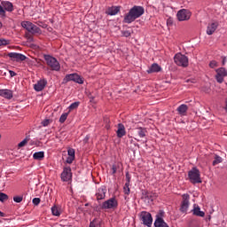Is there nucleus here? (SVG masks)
<instances>
[{
	"instance_id": "nucleus-1",
	"label": "nucleus",
	"mask_w": 227,
	"mask_h": 227,
	"mask_svg": "<svg viewBox=\"0 0 227 227\" xmlns=\"http://www.w3.org/2000/svg\"><path fill=\"white\" fill-rule=\"evenodd\" d=\"M143 15H145V7L134 5L124 16L123 22H125V24H132V22Z\"/></svg>"
},
{
	"instance_id": "nucleus-2",
	"label": "nucleus",
	"mask_w": 227,
	"mask_h": 227,
	"mask_svg": "<svg viewBox=\"0 0 227 227\" xmlns=\"http://www.w3.org/2000/svg\"><path fill=\"white\" fill-rule=\"evenodd\" d=\"M44 59L46 61V65L50 67L51 70H54L55 72H59L61 69V66L59 65V62L56 58L51 56V55H44Z\"/></svg>"
},
{
	"instance_id": "nucleus-3",
	"label": "nucleus",
	"mask_w": 227,
	"mask_h": 227,
	"mask_svg": "<svg viewBox=\"0 0 227 227\" xmlns=\"http://www.w3.org/2000/svg\"><path fill=\"white\" fill-rule=\"evenodd\" d=\"M188 176L192 184H201V174L200 173V169H198V168H192L188 172Z\"/></svg>"
},
{
	"instance_id": "nucleus-4",
	"label": "nucleus",
	"mask_w": 227,
	"mask_h": 227,
	"mask_svg": "<svg viewBox=\"0 0 227 227\" xmlns=\"http://www.w3.org/2000/svg\"><path fill=\"white\" fill-rule=\"evenodd\" d=\"M174 61L177 67H183V68L189 67V58L182 53L176 54Z\"/></svg>"
},
{
	"instance_id": "nucleus-5",
	"label": "nucleus",
	"mask_w": 227,
	"mask_h": 227,
	"mask_svg": "<svg viewBox=\"0 0 227 227\" xmlns=\"http://www.w3.org/2000/svg\"><path fill=\"white\" fill-rule=\"evenodd\" d=\"M101 208L104 210H114V208H118V200H116V198H111L102 203Z\"/></svg>"
},
{
	"instance_id": "nucleus-6",
	"label": "nucleus",
	"mask_w": 227,
	"mask_h": 227,
	"mask_svg": "<svg viewBox=\"0 0 227 227\" xmlns=\"http://www.w3.org/2000/svg\"><path fill=\"white\" fill-rule=\"evenodd\" d=\"M139 217L143 224L148 227L152 226V223H153V218H152V214L146 211H142L139 215Z\"/></svg>"
},
{
	"instance_id": "nucleus-7",
	"label": "nucleus",
	"mask_w": 227,
	"mask_h": 227,
	"mask_svg": "<svg viewBox=\"0 0 227 227\" xmlns=\"http://www.w3.org/2000/svg\"><path fill=\"white\" fill-rule=\"evenodd\" d=\"M21 27H24L28 33H40V27H38L36 25L33 24L30 21H22Z\"/></svg>"
},
{
	"instance_id": "nucleus-8",
	"label": "nucleus",
	"mask_w": 227,
	"mask_h": 227,
	"mask_svg": "<svg viewBox=\"0 0 227 227\" xmlns=\"http://www.w3.org/2000/svg\"><path fill=\"white\" fill-rule=\"evenodd\" d=\"M191 15H192L191 11L186 9H181L180 11L177 12V14H176L177 20H179L180 22L184 20H189V19H191Z\"/></svg>"
},
{
	"instance_id": "nucleus-9",
	"label": "nucleus",
	"mask_w": 227,
	"mask_h": 227,
	"mask_svg": "<svg viewBox=\"0 0 227 227\" xmlns=\"http://www.w3.org/2000/svg\"><path fill=\"white\" fill-rule=\"evenodd\" d=\"M215 72H216V74H215L216 82H219V84H223V82H224V77H227L226 68L220 67L216 69Z\"/></svg>"
},
{
	"instance_id": "nucleus-10",
	"label": "nucleus",
	"mask_w": 227,
	"mask_h": 227,
	"mask_svg": "<svg viewBox=\"0 0 227 227\" xmlns=\"http://www.w3.org/2000/svg\"><path fill=\"white\" fill-rule=\"evenodd\" d=\"M189 200H191L189 194H183V200L180 207V212H182L183 214H185V212H187V210L189 209Z\"/></svg>"
},
{
	"instance_id": "nucleus-11",
	"label": "nucleus",
	"mask_w": 227,
	"mask_h": 227,
	"mask_svg": "<svg viewBox=\"0 0 227 227\" xmlns=\"http://www.w3.org/2000/svg\"><path fill=\"white\" fill-rule=\"evenodd\" d=\"M62 182H70L72 180V168L70 167H66L61 173Z\"/></svg>"
},
{
	"instance_id": "nucleus-12",
	"label": "nucleus",
	"mask_w": 227,
	"mask_h": 227,
	"mask_svg": "<svg viewBox=\"0 0 227 227\" xmlns=\"http://www.w3.org/2000/svg\"><path fill=\"white\" fill-rule=\"evenodd\" d=\"M8 56L11 58L12 61H17L18 63L20 61H26L27 59V57H26L24 54L17 52H10L8 53Z\"/></svg>"
},
{
	"instance_id": "nucleus-13",
	"label": "nucleus",
	"mask_w": 227,
	"mask_h": 227,
	"mask_svg": "<svg viewBox=\"0 0 227 227\" xmlns=\"http://www.w3.org/2000/svg\"><path fill=\"white\" fill-rule=\"evenodd\" d=\"M65 81H67V82L74 81V82H77L78 84H82L84 82V81H82V78H81V76H79V74H67L65 77Z\"/></svg>"
},
{
	"instance_id": "nucleus-14",
	"label": "nucleus",
	"mask_w": 227,
	"mask_h": 227,
	"mask_svg": "<svg viewBox=\"0 0 227 227\" xmlns=\"http://www.w3.org/2000/svg\"><path fill=\"white\" fill-rule=\"evenodd\" d=\"M106 192L107 189H106V186L99 187L96 192L97 200L100 201V200H105Z\"/></svg>"
},
{
	"instance_id": "nucleus-15",
	"label": "nucleus",
	"mask_w": 227,
	"mask_h": 227,
	"mask_svg": "<svg viewBox=\"0 0 227 227\" xmlns=\"http://www.w3.org/2000/svg\"><path fill=\"white\" fill-rule=\"evenodd\" d=\"M45 86H47V80L45 79L39 80L34 85V90H35V91H43L45 89Z\"/></svg>"
},
{
	"instance_id": "nucleus-16",
	"label": "nucleus",
	"mask_w": 227,
	"mask_h": 227,
	"mask_svg": "<svg viewBox=\"0 0 227 227\" xmlns=\"http://www.w3.org/2000/svg\"><path fill=\"white\" fill-rule=\"evenodd\" d=\"M217 27H219V23L217 22H213V23H209L207 27V35H214V33H215V31L217 30Z\"/></svg>"
},
{
	"instance_id": "nucleus-17",
	"label": "nucleus",
	"mask_w": 227,
	"mask_h": 227,
	"mask_svg": "<svg viewBox=\"0 0 227 227\" xmlns=\"http://www.w3.org/2000/svg\"><path fill=\"white\" fill-rule=\"evenodd\" d=\"M0 97L11 100V98H13V92L8 89L0 90Z\"/></svg>"
},
{
	"instance_id": "nucleus-18",
	"label": "nucleus",
	"mask_w": 227,
	"mask_h": 227,
	"mask_svg": "<svg viewBox=\"0 0 227 227\" xmlns=\"http://www.w3.org/2000/svg\"><path fill=\"white\" fill-rule=\"evenodd\" d=\"M121 10V6H112L108 7L107 10L106 11V15H118V12Z\"/></svg>"
},
{
	"instance_id": "nucleus-19",
	"label": "nucleus",
	"mask_w": 227,
	"mask_h": 227,
	"mask_svg": "<svg viewBox=\"0 0 227 227\" xmlns=\"http://www.w3.org/2000/svg\"><path fill=\"white\" fill-rule=\"evenodd\" d=\"M1 5L4 12H13V4H12L10 1H3Z\"/></svg>"
},
{
	"instance_id": "nucleus-20",
	"label": "nucleus",
	"mask_w": 227,
	"mask_h": 227,
	"mask_svg": "<svg viewBox=\"0 0 227 227\" xmlns=\"http://www.w3.org/2000/svg\"><path fill=\"white\" fill-rule=\"evenodd\" d=\"M162 70V67L159 66L157 63H153L150 67L149 70H147V74H155L158 72H160Z\"/></svg>"
},
{
	"instance_id": "nucleus-21",
	"label": "nucleus",
	"mask_w": 227,
	"mask_h": 227,
	"mask_svg": "<svg viewBox=\"0 0 227 227\" xmlns=\"http://www.w3.org/2000/svg\"><path fill=\"white\" fill-rule=\"evenodd\" d=\"M117 134V137H123V136H125V134H127V131L125 130V126L121 123L118 124V129L116 131Z\"/></svg>"
},
{
	"instance_id": "nucleus-22",
	"label": "nucleus",
	"mask_w": 227,
	"mask_h": 227,
	"mask_svg": "<svg viewBox=\"0 0 227 227\" xmlns=\"http://www.w3.org/2000/svg\"><path fill=\"white\" fill-rule=\"evenodd\" d=\"M189 110V106H187V105H181L177 107V113L181 115V116H185V114H187V111Z\"/></svg>"
},
{
	"instance_id": "nucleus-23",
	"label": "nucleus",
	"mask_w": 227,
	"mask_h": 227,
	"mask_svg": "<svg viewBox=\"0 0 227 227\" xmlns=\"http://www.w3.org/2000/svg\"><path fill=\"white\" fill-rule=\"evenodd\" d=\"M144 196H145V200H148V203H150V201H153V200H155V198H157V193L155 192H143Z\"/></svg>"
},
{
	"instance_id": "nucleus-24",
	"label": "nucleus",
	"mask_w": 227,
	"mask_h": 227,
	"mask_svg": "<svg viewBox=\"0 0 227 227\" xmlns=\"http://www.w3.org/2000/svg\"><path fill=\"white\" fill-rule=\"evenodd\" d=\"M193 215H197V217H205V212L201 211L200 206L194 205V208L192 209Z\"/></svg>"
},
{
	"instance_id": "nucleus-25",
	"label": "nucleus",
	"mask_w": 227,
	"mask_h": 227,
	"mask_svg": "<svg viewBox=\"0 0 227 227\" xmlns=\"http://www.w3.org/2000/svg\"><path fill=\"white\" fill-rule=\"evenodd\" d=\"M45 158V153L43 151L36 152L33 154V159L35 160H43Z\"/></svg>"
},
{
	"instance_id": "nucleus-26",
	"label": "nucleus",
	"mask_w": 227,
	"mask_h": 227,
	"mask_svg": "<svg viewBox=\"0 0 227 227\" xmlns=\"http://www.w3.org/2000/svg\"><path fill=\"white\" fill-rule=\"evenodd\" d=\"M155 227H169L166 222H164V219L158 217L154 222Z\"/></svg>"
},
{
	"instance_id": "nucleus-27",
	"label": "nucleus",
	"mask_w": 227,
	"mask_h": 227,
	"mask_svg": "<svg viewBox=\"0 0 227 227\" xmlns=\"http://www.w3.org/2000/svg\"><path fill=\"white\" fill-rule=\"evenodd\" d=\"M136 131L139 137H146V132H148L145 128H137Z\"/></svg>"
},
{
	"instance_id": "nucleus-28",
	"label": "nucleus",
	"mask_w": 227,
	"mask_h": 227,
	"mask_svg": "<svg viewBox=\"0 0 227 227\" xmlns=\"http://www.w3.org/2000/svg\"><path fill=\"white\" fill-rule=\"evenodd\" d=\"M51 214L52 215H56L57 217H59L61 215V209L58 206H53L51 207Z\"/></svg>"
},
{
	"instance_id": "nucleus-29",
	"label": "nucleus",
	"mask_w": 227,
	"mask_h": 227,
	"mask_svg": "<svg viewBox=\"0 0 227 227\" xmlns=\"http://www.w3.org/2000/svg\"><path fill=\"white\" fill-rule=\"evenodd\" d=\"M123 192H124V194H126L127 196H129V194H130V184L126 183V184H124Z\"/></svg>"
},
{
	"instance_id": "nucleus-30",
	"label": "nucleus",
	"mask_w": 227,
	"mask_h": 227,
	"mask_svg": "<svg viewBox=\"0 0 227 227\" xmlns=\"http://www.w3.org/2000/svg\"><path fill=\"white\" fill-rule=\"evenodd\" d=\"M223 162V158L221 156L216 155L215 157V160L213 161V166H217V164H221Z\"/></svg>"
},
{
	"instance_id": "nucleus-31",
	"label": "nucleus",
	"mask_w": 227,
	"mask_h": 227,
	"mask_svg": "<svg viewBox=\"0 0 227 227\" xmlns=\"http://www.w3.org/2000/svg\"><path fill=\"white\" fill-rule=\"evenodd\" d=\"M67 118H68V113L62 114L60 118H59V122L60 123H65V121H67Z\"/></svg>"
},
{
	"instance_id": "nucleus-32",
	"label": "nucleus",
	"mask_w": 227,
	"mask_h": 227,
	"mask_svg": "<svg viewBox=\"0 0 227 227\" xmlns=\"http://www.w3.org/2000/svg\"><path fill=\"white\" fill-rule=\"evenodd\" d=\"M6 200H8V195H6V193L0 192V201L4 203Z\"/></svg>"
},
{
	"instance_id": "nucleus-33",
	"label": "nucleus",
	"mask_w": 227,
	"mask_h": 227,
	"mask_svg": "<svg viewBox=\"0 0 227 227\" xmlns=\"http://www.w3.org/2000/svg\"><path fill=\"white\" fill-rule=\"evenodd\" d=\"M79 102H74L69 106V110L73 111V109H77L79 107Z\"/></svg>"
},
{
	"instance_id": "nucleus-34",
	"label": "nucleus",
	"mask_w": 227,
	"mask_h": 227,
	"mask_svg": "<svg viewBox=\"0 0 227 227\" xmlns=\"http://www.w3.org/2000/svg\"><path fill=\"white\" fill-rule=\"evenodd\" d=\"M27 141H29V137H27L23 141H21L18 146L20 148H22V146H26V144L27 143Z\"/></svg>"
},
{
	"instance_id": "nucleus-35",
	"label": "nucleus",
	"mask_w": 227,
	"mask_h": 227,
	"mask_svg": "<svg viewBox=\"0 0 227 227\" xmlns=\"http://www.w3.org/2000/svg\"><path fill=\"white\" fill-rule=\"evenodd\" d=\"M121 35L122 36H125V38H129V36L131 35V32L130 30H123L121 31Z\"/></svg>"
},
{
	"instance_id": "nucleus-36",
	"label": "nucleus",
	"mask_w": 227,
	"mask_h": 227,
	"mask_svg": "<svg viewBox=\"0 0 227 227\" xmlns=\"http://www.w3.org/2000/svg\"><path fill=\"white\" fill-rule=\"evenodd\" d=\"M67 155L68 157H75V150L74 149H68L67 150Z\"/></svg>"
},
{
	"instance_id": "nucleus-37",
	"label": "nucleus",
	"mask_w": 227,
	"mask_h": 227,
	"mask_svg": "<svg viewBox=\"0 0 227 227\" xmlns=\"http://www.w3.org/2000/svg\"><path fill=\"white\" fill-rule=\"evenodd\" d=\"M22 200H24V198L22 196L13 197V201H15V203H21Z\"/></svg>"
},
{
	"instance_id": "nucleus-38",
	"label": "nucleus",
	"mask_w": 227,
	"mask_h": 227,
	"mask_svg": "<svg viewBox=\"0 0 227 227\" xmlns=\"http://www.w3.org/2000/svg\"><path fill=\"white\" fill-rule=\"evenodd\" d=\"M209 67H210V68H216V67H219V64L217 63V61L212 60V61L209 63Z\"/></svg>"
},
{
	"instance_id": "nucleus-39",
	"label": "nucleus",
	"mask_w": 227,
	"mask_h": 227,
	"mask_svg": "<svg viewBox=\"0 0 227 227\" xmlns=\"http://www.w3.org/2000/svg\"><path fill=\"white\" fill-rule=\"evenodd\" d=\"M10 44V41L6 39H0V47L3 45H8Z\"/></svg>"
},
{
	"instance_id": "nucleus-40",
	"label": "nucleus",
	"mask_w": 227,
	"mask_h": 227,
	"mask_svg": "<svg viewBox=\"0 0 227 227\" xmlns=\"http://www.w3.org/2000/svg\"><path fill=\"white\" fill-rule=\"evenodd\" d=\"M41 123H42L43 127H49V124L51 123V120L45 119Z\"/></svg>"
},
{
	"instance_id": "nucleus-41",
	"label": "nucleus",
	"mask_w": 227,
	"mask_h": 227,
	"mask_svg": "<svg viewBox=\"0 0 227 227\" xmlns=\"http://www.w3.org/2000/svg\"><path fill=\"white\" fill-rule=\"evenodd\" d=\"M74 159H75V157L68 156L67 159V164H72L74 162Z\"/></svg>"
},
{
	"instance_id": "nucleus-42",
	"label": "nucleus",
	"mask_w": 227,
	"mask_h": 227,
	"mask_svg": "<svg viewBox=\"0 0 227 227\" xmlns=\"http://www.w3.org/2000/svg\"><path fill=\"white\" fill-rule=\"evenodd\" d=\"M32 203L35 205H40V198H34Z\"/></svg>"
},
{
	"instance_id": "nucleus-43",
	"label": "nucleus",
	"mask_w": 227,
	"mask_h": 227,
	"mask_svg": "<svg viewBox=\"0 0 227 227\" xmlns=\"http://www.w3.org/2000/svg\"><path fill=\"white\" fill-rule=\"evenodd\" d=\"M117 169H118V168L116 167V165H113V166H112V174H113V175H115Z\"/></svg>"
},
{
	"instance_id": "nucleus-44",
	"label": "nucleus",
	"mask_w": 227,
	"mask_h": 227,
	"mask_svg": "<svg viewBox=\"0 0 227 227\" xmlns=\"http://www.w3.org/2000/svg\"><path fill=\"white\" fill-rule=\"evenodd\" d=\"M126 184H130V175L129 174V172L126 173Z\"/></svg>"
},
{
	"instance_id": "nucleus-45",
	"label": "nucleus",
	"mask_w": 227,
	"mask_h": 227,
	"mask_svg": "<svg viewBox=\"0 0 227 227\" xmlns=\"http://www.w3.org/2000/svg\"><path fill=\"white\" fill-rule=\"evenodd\" d=\"M4 13H6V12H4V9L3 6L0 4V15H4Z\"/></svg>"
},
{
	"instance_id": "nucleus-46",
	"label": "nucleus",
	"mask_w": 227,
	"mask_h": 227,
	"mask_svg": "<svg viewBox=\"0 0 227 227\" xmlns=\"http://www.w3.org/2000/svg\"><path fill=\"white\" fill-rule=\"evenodd\" d=\"M9 74H10L11 77H15V75H17V73H15L14 71H12V70L9 71Z\"/></svg>"
},
{
	"instance_id": "nucleus-47",
	"label": "nucleus",
	"mask_w": 227,
	"mask_h": 227,
	"mask_svg": "<svg viewBox=\"0 0 227 227\" xmlns=\"http://www.w3.org/2000/svg\"><path fill=\"white\" fill-rule=\"evenodd\" d=\"M90 227H97V225H95V223H94V222H90Z\"/></svg>"
},
{
	"instance_id": "nucleus-48",
	"label": "nucleus",
	"mask_w": 227,
	"mask_h": 227,
	"mask_svg": "<svg viewBox=\"0 0 227 227\" xmlns=\"http://www.w3.org/2000/svg\"><path fill=\"white\" fill-rule=\"evenodd\" d=\"M226 63V57H223V65H225Z\"/></svg>"
},
{
	"instance_id": "nucleus-49",
	"label": "nucleus",
	"mask_w": 227,
	"mask_h": 227,
	"mask_svg": "<svg viewBox=\"0 0 227 227\" xmlns=\"http://www.w3.org/2000/svg\"><path fill=\"white\" fill-rule=\"evenodd\" d=\"M0 216H1V217H4V213H3V212L0 211Z\"/></svg>"
},
{
	"instance_id": "nucleus-50",
	"label": "nucleus",
	"mask_w": 227,
	"mask_h": 227,
	"mask_svg": "<svg viewBox=\"0 0 227 227\" xmlns=\"http://www.w3.org/2000/svg\"><path fill=\"white\" fill-rule=\"evenodd\" d=\"M0 27H3V23H1V21H0Z\"/></svg>"
},
{
	"instance_id": "nucleus-51",
	"label": "nucleus",
	"mask_w": 227,
	"mask_h": 227,
	"mask_svg": "<svg viewBox=\"0 0 227 227\" xmlns=\"http://www.w3.org/2000/svg\"><path fill=\"white\" fill-rule=\"evenodd\" d=\"M0 138H1V135H0Z\"/></svg>"
}]
</instances>
